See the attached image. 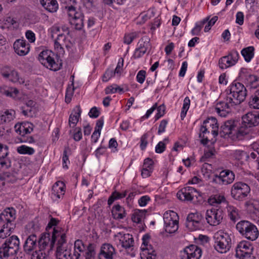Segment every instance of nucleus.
<instances>
[{
	"label": "nucleus",
	"instance_id": "nucleus-1",
	"mask_svg": "<svg viewBox=\"0 0 259 259\" xmlns=\"http://www.w3.org/2000/svg\"><path fill=\"white\" fill-rule=\"evenodd\" d=\"M225 101L216 103L212 107L222 117L227 116L232 112V107L243 102L247 96V91L244 85L235 79L226 89Z\"/></svg>",
	"mask_w": 259,
	"mask_h": 259
},
{
	"label": "nucleus",
	"instance_id": "nucleus-2",
	"mask_svg": "<svg viewBox=\"0 0 259 259\" xmlns=\"http://www.w3.org/2000/svg\"><path fill=\"white\" fill-rule=\"evenodd\" d=\"M240 117L227 120L224 122L219 131V124L217 118L211 116V134L214 138L220 134L224 138H230L233 141L241 140L246 135V133L242 131L240 124Z\"/></svg>",
	"mask_w": 259,
	"mask_h": 259
},
{
	"label": "nucleus",
	"instance_id": "nucleus-3",
	"mask_svg": "<svg viewBox=\"0 0 259 259\" xmlns=\"http://www.w3.org/2000/svg\"><path fill=\"white\" fill-rule=\"evenodd\" d=\"M61 233L58 229H54L52 234L50 233L44 232L37 241V249L33 252L30 259H45L46 253L45 252L47 248L49 250H52L56 242L61 236Z\"/></svg>",
	"mask_w": 259,
	"mask_h": 259
},
{
	"label": "nucleus",
	"instance_id": "nucleus-4",
	"mask_svg": "<svg viewBox=\"0 0 259 259\" xmlns=\"http://www.w3.org/2000/svg\"><path fill=\"white\" fill-rule=\"evenodd\" d=\"M211 183L215 185H227L233 182L235 175L233 171L220 166L211 169Z\"/></svg>",
	"mask_w": 259,
	"mask_h": 259
},
{
	"label": "nucleus",
	"instance_id": "nucleus-5",
	"mask_svg": "<svg viewBox=\"0 0 259 259\" xmlns=\"http://www.w3.org/2000/svg\"><path fill=\"white\" fill-rule=\"evenodd\" d=\"M236 229L242 236L251 241L256 240L259 236L257 227L247 220H243L238 222Z\"/></svg>",
	"mask_w": 259,
	"mask_h": 259
},
{
	"label": "nucleus",
	"instance_id": "nucleus-6",
	"mask_svg": "<svg viewBox=\"0 0 259 259\" xmlns=\"http://www.w3.org/2000/svg\"><path fill=\"white\" fill-rule=\"evenodd\" d=\"M214 248L219 253H224L228 251L231 247V239L229 234L220 230L214 233Z\"/></svg>",
	"mask_w": 259,
	"mask_h": 259
},
{
	"label": "nucleus",
	"instance_id": "nucleus-7",
	"mask_svg": "<svg viewBox=\"0 0 259 259\" xmlns=\"http://www.w3.org/2000/svg\"><path fill=\"white\" fill-rule=\"evenodd\" d=\"M20 242L16 235L7 238L0 247V259L8 258L16 254L19 249Z\"/></svg>",
	"mask_w": 259,
	"mask_h": 259
},
{
	"label": "nucleus",
	"instance_id": "nucleus-8",
	"mask_svg": "<svg viewBox=\"0 0 259 259\" xmlns=\"http://www.w3.org/2000/svg\"><path fill=\"white\" fill-rule=\"evenodd\" d=\"M251 189L247 183L242 181L235 182L232 186L231 195L236 200L242 201L246 199L250 193Z\"/></svg>",
	"mask_w": 259,
	"mask_h": 259
},
{
	"label": "nucleus",
	"instance_id": "nucleus-9",
	"mask_svg": "<svg viewBox=\"0 0 259 259\" xmlns=\"http://www.w3.org/2000/svg\"><path fill=\"white\" fill-rule=\"evenodd\" d=\"M236 79L251 88H256L259 85V77L253 74L251 70L247 68H241Z\"/></svg>",
	"mask_w": 259,
	"mask_h": 259
},
{
	"label": "nucleus",
	"instance_id": "nucleus-10",
	"mask_svg": "<svg viewBox=\"0 0 259 259\" xmlns=\"http://www.w3.org/2000/svg\"><path fill=\"white\" fill-rule=\"evenodd\" d=\"M240 124L242 131L248 134V128L257 126L259 124V112L253 111L248 112L240 117Z\"/></svg>",
	"mask_w": 259,
	"mask_h": 259
},
{
	"label": "nucleus",
	"instance_id": "nucleus-11",
	"mask_svg": "<svg viewBox=\"0 0 259 259\" xmlns=\"http://www.w3.org/2000/svg\"><path fill=\"white\" fill-rule=\"evenodd\" d=\"M33 124L29 122L17 123L15 125L16 132L21 136L20 138L21 142L35 143L34 138L32 136L28 135L33 131Z\"/></svg>",
	"mask_w": 259,
	"mask_h": 259
},
{
	"label": "nucleus",
	"instance_id": "nucleus-12",
	"mask_svg": "<svg viewBox=\"0 0 259 259\" xmlns=\"http://www.w3.org/2000/svg\"><path fill=\"white\" fill-rule=\"evenodd\" d=\"M67 9L69 20L70 24L74 26V28L80 30L83 27L84 14L80 9L77 10L72 6L66 7Z\"/></svg>",
	"mask_w": 259,
	"mask_h": 259
},
{
	"label": "nucleus",
	"instance_id": "nucleus-13",
	"mask_svg": "<svg viewBox=\"0 0 259 259\" xmlns=\"http://www.w3.org/2000/svg\"><path fill=\"white\" fill-rule=\"evenodd\" d=\"M66 234H62L56 243L55 256L56 259H69L71 254V249L66 244Z\"/></svg>",
	"mask_w": 259,
	"mask_h": 259
},
{
	"label": "nucleus",
	"instance_id": "nucleus-14",
	"mask_svg": "<svg viewBox=\"0 0 259 259\" xmlns=\"http://www.w3.org/2000/svg\"><path fill=\"white\" fill-rule=\"evenodd\" d=\"M177 197L182 201H191L194 197H202L205 198V193L198 191L196 189L192 187H185L179 190L177 194Z\"/></svg>",
	"mask_w": 259,
	"mask_h": 259
},
{
	"label": "nucleus",
	"instance_id": "nucleus-15",
	"mask_svg": "<svg viewBox=\"0 0 259 259\" xmlns=\"http://www.w3.org/2000/svg\"><path fill=\"white\" fill-rule=\"evenodd\" d=\"M253 250L252 244L250 242L242 240L236 247L235 256L239 259H246L252 256Z\"/></svg>",
	"mask_w": 259,
	"mask_h": 259
},
{
	"label": "nucleus",
	"instance_id": "nucleus-16",
	"mask_svg": "<svg viewBox=\"0 0 259 259\" xmlns=\"http://www.w3.org/2000/svg\"><path fill=\"white\" fill-rule=\"evenodd\" d=\"M239 58V54L236 49L228 52L227 55L222 57L219 60V65L222 69L235 65Z\"/></svg>",
	"mask_w": 259,
	"mask_h": 259
},
{
	"label": "nucleus",
	"instance_id": "nucleus-17",
	"mask_svg": "<svg viewBox=\"0 0 259 259\" xmlns=\"http://www.w3.org/2000/svg\"><path fill=\"white\" fill-rule=\"evenodd\" d=\"M202 215L198 212L189 213L186 219L185 226L190 231H196L201 228Z\"/></svg>",
	"mask_w": 259,
	"mask_h": 259
},
{
	"label": "nucleus",
	"instance_id": "nucleus-18",
	"mask_svg": "<svg viewBox=\"0 0 259 259\" xmlns=\"http://www.w3.org/2000/svg\"><path fill=\"white\" fill-rule=\"evenodd\" d=\"M37 237L35 234H31L27 237L23 244V251L28 255L32 254L33 251L37 249Z\"/></svg>",
	"mask_w": 259,
	"mask_h": 259
},
{
	"label": "nucleus",
	"instance_id": "nucleus-19",
	"mask_svg": "<svg viewBox=\"0 0 259 259\" xmlns=\"http://www.w3.org/2000/svg\"><path fill=\"white\" fill-rule=\"evenodd\" d=\"M9 147L0 143V165L2 168L8 169L11 166V161L9 155Z\"/></svg>",
	"mask_w": 259,
	"mask_h": 259
},
{
	"label": "nucleus",
	"instance_id": "nucleus-20",
	"mask_svg": "<svg viewBox=\"0 0 259 259\" xmlns=\"http://www.w3.org/2000/svg\"><path fill=\"white\" fill-rule=\"evenodd\" d=\"M115 254L114 247L111 244L104 243L101 247L98 259H113V256Z\"/></svg>",
	"mask_w": 259,
	"mask_h": 259
},
{
	"label": "nucleus",
	"instance_id": "nucleus-21",
	"mask_svg": "<svg viewBox=\"0 0 259 259\" xmlns=\"http://www.w3.org/2000/svg\"><path fill=\"white\" fill-rule=\"evenodd\" d=\"M201 249L197 246L191 244L186 247L184 250L183 257L186 255V259H199L201 255Z\"/></svg>",
	"mask_w": 259,
	"mask_h": 259
},
{
	"label": "nucleus",
	"instance_id": "nucleus-22",
	"mask_svg": "<svg viewBox=\"0 0 259 259\" xmlns=\"http://www.w3.org/2000/svg\"><path fill=\"white\" fill-rule=\"evenodd\" d=\"M163 220L165 230L166 232L173 233L177 231L179 228V221L176 219L174 220L171 214H164Z\"/></svg>",
	"mask_w": 259,
	"mask_h": 259
},
{
	"label": "nucleus",
	"instance_id": "nucleus-23",
	"mask_svg": "<svg viewBox=\"0 0 259 259\" xmlns=\"http://www.w3.org/2000/svg\"><path fill=\"white\" fill-rule=\"evenodd\" d=\"M115 236L119 238L120 243L123 248L126 250L133 249L132 247L134 246V239L132 235L128 233L122 234V233L119 232Z\"/></svg>",
	"mask_w": 259,
	"mask_h": 259
},
{
	"label": "nucleus",
	"instance_id": "nucleus-24",
	"mask_svg": "<svg viewBox=\"0 0 259 259\" xmlns=\"http://www.w3.org/2000/svg\"><path fill=\"white\" fill-rule=\"evenodd\" d=\"M210 119V117H207L203 122L199 129V138L200 139V143L205 146L209 142L207 135L209 134V131L206 127V124L208 123Z\"/></svg>",
	"mask_w": 259,
	"mask_h": 259
},
{
	"label": "nucleus",
	"instance_id": "nucleus-25",
	"mask_svg": "<svg viewBox=\"0 0 259 259\" xmlns=\"http://www.w3.org/2000/svg\"><path fill=\"white\" fill-rule=\"evenodd\" d=\"M15 52L19 56H25L29 51V44L25 40L17 39L13 45Z\"/></svg>",
	"mask_w": 259,
	"mask_h": 259
},
{
	"label": "nucleus",
	"instance_id": "nucleus-26",
	"mask_svg": "<svg viewBox=\"0 0 259 259\" xmlns=\"http://www.w3.org/2000/svg\"><path fill=\"white\" fill-rule=\"evenodd\" d=\"M245 205L251 219L259 225V206H256L250 201H246Z\"/></svg>",
	"mask_w": 259,
	"mask_h": 259
},
{
	"label": "nucleus",
	"instance_id": "nucleus-27",
	"mask_svg": "<svg viewBox=\"0 0 259 259\" xmlns=\"http://www.w3.org/2000/svg\"><path fill=\"white\" fill-rule=\"evenodd\" d=\"M54 47L55 50L60 53L64 52V47L66 48L70 47L69 41L67 40L65 35L61 34L58 35L57 38L55 40Z\"/></svg>",
	"mask_w": 259,
	"mask_h": 259
},
{
	"label": "nucleus",
	"instance_id": "nucleus-28",
	"mask_svg": "<svg viewBox=\"0 0 259 259\" xmlns=\"http://www.w3.org/2000/svg\"><path fill=\"white\" fill-rule=\"evenodd\" d=\"M59 222L60 221L59 220L51 217L47 226L46 227V232L50 233L51 234H52L54 229H58L61 233V234L63 233L66 234V231H65V230L62 227L58 226Z\"/></svg>",
	"mask_w": 259,
	"mask_h": 259
},
{
	"label": "nucleus",
	"instance_id": "nucleus-29",
	"mask_svg": "<svg viewBox=\"0 0 259 259\" xmlns=\"http://www.w3.org/2000/svg\"><path fill=\"white\" fill-rule=\"evenodd\" d=\"M15 210L8 208L0 214V223L12 224V222L15 219Z\"/></svg>",
	"mask_w": 259,
	"mask_h": 259
},
{
	"label": "nucleus",
	"instance_id": "nucleus-30",
	"mask_svg": "<svg viewBox=\"0 0 259 259\" xmlns=\"http://www.w3.org/2000/svg\"><path fill=\"white\" fill-rule=\"evenodd\" d=\"M50 62L48 64L47 68L54 71L59 70L62 67V60L58 54L55 53V56L52 57Z\"/></svg>",
	"mask_w": 259,
	"mask_h": 259
},
{
	"label": "nucleus",
	"instance_id": "nucleus-31",
	"mask_svg": "<svg viewBox=\"0 0 259 259\" xmlns=\"http://www.w3.org/2000/svg\"><path fill=\"white\" fill-rule=\"evenodd\" d=\"M226 208L228 216L231 221L234 224L241 218V215L239 213L240 211L236 207L228 204Z\"/></svg>",
	"mask_w": 259,
	"mask_h": 259
},
{
	"label": "nucleus",
	"instance_id": "nucleus-32",
	"mask_svg": "<svg viewBox=\"0 0 259 259\" xmlns=\"http://www.w3.org/2000/svg\"><path fill=\"white\" fill-rule=\"evenodd\" d=\"M55 56V53L50 50L42 51L38 56V59L42 65L47 67L52 57Z\"/></svg>",
	"mask_w": 259,
	"mask_h": 259
},
{
	"label": "nucleus",
	"instance_id": "nucleus-33",
	"mask_svg": "<svg viewBox=\"0 0 259 259\" xmlns=\"http://www.w3.org/2000/svg\"><path fill=\"white\" fill-rule=\"evenodd\" d=\"M224 215V212L221 208L215 209L213 207H211V216H213V220L212 224L211 223V226H215L221 224L223 221Z\"/></svg>",
	"mask_w": 259,
	"mask_h": 259
},
{
	"label": "nucleus",
	"instance_id": "nucleus-34",
	"mask_svg": "<svg viewBox=\"0 0 259 259\" xmlns=\"http://www.w3.org/2000/svg\"><path fill=\"white\" fill-rule=\"evenodd\" d=\"M81 109L79 105H77L73 110V112L70 115L69 118V124H73L72 127L76 126L79 119L80 118Z\"/></svg>",
	"mask_w": 259,
	"mask_h": 259
},
{
	"label": "nucleus",
	"instance_id": "nucleus-35",
	"mask_svg": "<svg viewBox=\"0 0 259 259\" xmlns=\"http://www.w3.org/2000/svg\"><path fill=\"white\" fill-rule=\"evenodd\" d=\"M111 213L113 218L115 220L123 219L126 215L124 208L119 204L115 205L113 207Z\"/></svg>",
	"mask_w": 259,
	"mask_h": 259
},
{
	"label": "nucleus",
	"instance_id": "nucleus-36",
	"mask_svg": "<svg viewBox=\"0 0 259 259\" xmlns=\"http://www.w3.org/2000/svg\"><path fill=\"white\" fill-rule=\"evenodd\" d=\"M40 4L50 12H56L58 9V4L56 0H40Z\"/></svg>",
	"mask_w": 259,
	"mask_h": 259
},
{
	"label": "nucleus",
	"instance_id": "nucleus-37",
	"mask_svg": "<svg viewBox=\"0 0 259 259\" xmlns=\"http://www.w3.org/2000/svg\"><path fill=\"white\" fill-rule=\"evenodd\" d=\"M255 48L253 46H249L244 48L241 51V54L244 60L249 63L251 61L254 55Z\"/></svg>",
	"mask_w": 259,
	"mask_h": 259
},
{
	"label": "nucleus",
	"instance_id": "nucleus-38",
	"mask_svg": "<svg viewBox=\"0 0 259 259\" xmlns=\"http://www.w3.org/2000/svg\"><path fill=\"white\" fill-rule=\"evenodd\" d=\"M233 157L238 161V163L242 165L244 161L249 160V154L243 150H236L233 154Z\"/></svg>",
	"mask_w": 259,
	"mask_h": 259
},
{
	"label": "nucleus",
	"instance_id": "nucleus-39",
	"mask_svg": "<svg viewBox=\"0 0 259 259\" xmlns=\"http://www.w3.org/2000/svg\"><path fill=\"white\" fill-rule=\"evenodd\" d=\"M64 184L63 182H56L52 187V195L60 198L64 194Z\"/></svg>",
	"mask_w": 259,
	"mask_h": 259
},
{
	"label": "nucleus",
	"instance_id": "nucleus-40",
	"mask_svg": "<svg viewBox=\"0 0 259 259\" xmlns=\"http://www.w3.org/2000/svg\"><path fill=\"white\" fill-rule=\"evenodd\" d=\"M13 224L5 223L3 225L2 229L0 230V238L4 239L10 235L12 230L14 229Z\"/></svg>",
	"mask_w": 259,
	"mask_h": 259
},
{
	"label": "nucleus",
	"instance_id": "nucleus-41",
	"mask_svg": "<svg viewBox=\"0 0 259 259\" xmlns=\"http://www.w3.org/2000/svg\"><path fill=\"white\" fill-rule=\"evenodd\" d=\"M248 105L250 107L259 109V89L250 97Z\"/></svg>",
	"mask_w": 259,
	"mask_h": 259
},
{
	"label": "nucleus",
	"instance_id": "nucleus-42",
	"mask_svg": "<svg viewBox=\"0 0 259 259\" xmlns=\"http://www.w3.org/2000/svg\"><path fill=\"white\" fill-rule=\"evenodd\" d=\"M127 190H125L122 193L118 192L115 190L112 193L111 195L109 197L108 200V204L110 206L115 200L125 197L127 195Z\"/></svg>",
	"mask_w": 259,
	"mask_h": 259
},
{
	"label": "nucleus",
	"instance_id": "nucleus-43",
	"mask_svg": "<svg viewBox=\"0 0 259 259\" xmlns=\"http://www.w3.org/2000/svg\"><path fill=\"white\" fill-rule=\"evenodd\" d=\"M15 111L13 110H7L4 114H0V124L9 122L13 119Z\"/></svg>",
	"mask_w": 259,
	"mask_h": 259
},
{
	"label": "nucleus",
	"instance_id": "nucleus-44",
	"mask_svg": "<svg viewBox=\"0 0 259 259\" xmlns=\"http://www.w3.org/2000/svg\"><path fill=\"white\" fill-rule=\"evenodd\" d=\"M210 16H207L205 18L201 21L196 23L195 27L191 30V34L192 35H200V31L203 27L204 25L206 23L208 19H209Z\"/></svg>",
	"mask_w": 259,
	"mask_h": 259
},
{
	"label": "nucleus",
	"instance_id": "nucleus-45",
	"mask_svg": "<svg viewBox=\"0 0 259 259\" xmlns=\"http://www.w3.org/2000/svg\"><path fill=\"white\" fill-rule=\"evenodd\" d=\"M137 46V49L143 51L145 53H146L148 48L151 46L150 39L147 37H142L139 40Z\"/></svg>",
	"mask_w": 259,
	"mask_h": 259
},
{
	"label": "nucleus",
	"instance_id": "nucleus-46",
	"mask_svg": "<svg viewBox=\"0 0 259 259\" xmlns=\"http://www.w3.org/2000/svg\"><path fill=\"white\" fill-rule=\"evenodd\" d=\"M17 152L20 154L23 155H33L34 152V149L26 145H21L17 148Z\"/></svg>",
	"mask_w": 259,
	"mask_h": 259
},
{
	"label": "nucleus",
	"instance_id": "nucleus-47",
	"mask_svg": "<svg viewBox=\"0 0 259 259\" xmlns=\"http://www.w3.org/2000/svg\"><path fill=\"white\" fill-rule=\"evenodd\" d=\"M105 92L106 94H114L116 92H118L119 94H122L124 91L123 88L116 84H113L107 87L105 90Z\"/></svg>",
	"mask_w": 259,
	"mask_h": 259
},
{
	"label": "nucleus",
	"instance_id": "nucleus-48",
	"mask_svg": "<svg viewBox=\"0 0 259 259\" xmlns=\"http://www.w3.org/2000/svg\"><path fill=\"white\" fill-rule=\"evenodd\" d=\"M222 202H226L228 204V202L224 195H211V206H214V204H220Z\"/></svg>",
	"mask_w": 259,
	"mask_h": 259
},
{
	"label": "nucleus",
	"instance_id": "nucleus-49",
	"mask_svg": "<svg viewBox=\"0 0 259 259\" xmlns=\"http://www.w3.org/2000/svg\"><path fill=\"white\" fill-rule=\"evenodd\" d=\"M96 245L94 243H90L88 246L87 251L85 253V259H94L96 252Z\"/></svg>",
	"mask_w": 259,
	"mask_h": 259
},
{
	"label": "nucleus",
	"instance_id": "nucleus-50",
	"mask_svg": "<svg viewBox=\"0 0 259 259\" xmlns=\"http://www.w3.org/2000/svg\"><path fill=\"white\" fill-rule=\"evenodd\" d=\"M201 173L205 180H208L210 177V164L204 162L201 167Z\"/></svg>",
	"mask_w": 259,
	"mask_h": 259
},
{
	"label": "nucleus",
	"instance_id": "nucleus-51",
	"mask_svg": "<svg viewBox=\"0 0 259 259\" xmlns=\"http://www.w3.org/2000/svg\"><path fill=\"white\" fill-rule=\"evenodd\" d=\"M10 79L13 82H19L20 84H23L25 79L20 77L19 73L16 70H12L10 73Z\"/></svg>",
	"mask_w": 259,
	"mask_h": 259
},
{
	"label": "nucleus",
	"instance_id": "nucleus-52",
	"mask_svg": "<svg viewBox=\"0 0 259 259\" xmlns=\"http://www.w3.org/2000/svg\"><path fill=\"white\" fill-rule=\"evenodd\" d=\"M190 104V100L189 97H186L184 100V104L181 113V118L183 120L185 117L187 111L188 110Z\"/></svg>",
	"mask_w": 259,
	"mask_h": 259
},
{
	"label": "nucleus",
	"instance_id": "nucleus-53",
	"mask_svg": "<svg viewBox=\"0 0 259 259\" xmlns=\"http://www.w3.org/2000/svg\"><path fill=\"white\" fill-rule=\"evenodd\" d=\"M71 153V149L70 148L67 146L65 147L63 151V166L64 168H68V166L67 165V161H69L68 158V154H70Z\"/></svg>",
	"mask_w": 259,
	"mask_h": 259
},
{
	"label": "nucleus",
	"instance_id": "nucleus-54",
	"mask_svg": "<svg viewBox=\"0 0 259 259\" xmlns=\"http://www.w3.org/2000/svg\"><path fill=\"white\" fill-rule=\"evenodd\" d=\"M123 58H120L118 60L116 68L114 70L115 73L118 76H120L122 72H123Z\"/></svg>",
	"mask_w": 259,
	"mask_h": 259
},
{
	"label": "nucleus",
	"instance_id": "nucleus-55",
	"mask_svg": "<svg viewBox=\"0 0 259 259\" xmlns=\"http://www.w3.org/2000/svg\"><path fill=\"white\" fill-rule=\"evenodd\" d=\"M116 74L113 70L108 69L106 70L102 76V80L104 82L108 81L110 78L114 76Z\"/></svg>",
	"mask_w": 259,
	"mask_h": 259
},
{
	"label": "nucleus",
	"instance_id": "nucleus-56",
	"mask_svg": "<svg viewBox=\"0 0 259 259\" xmlns=\"http://www.w3.org/2000/svg\"><path fill=\"white\" fill-rule=\"evenodd\" d=\"M149 135L148 133L144 134L141 138L140 140V148L142 150H144L148 144L147 139Z\"/></svg>",
	"mask_w": 259,
	"mask_h": 259
},
{
	"label": "nucleus",
	"instance_id": "nucleus-57",
	"mask_svg": "<svg viewBox=\"0 0 259 259\" xmlns=\"http://www.w3.org/2000/svg\"><path fill=\"white\" fill-rule=\"evenodd\" d=\"M157 113L155 116V120H157L161 117L163 116L165 114V107L162 104L160 105L159 107H157Z\"/></svg>",
	"mask_w": 259,
	"mask_h": 259
},
{
	"label": "nucleus",
	"instance_id": "nucleus-58",
	"mask_svg": "<svg viewBox=\"0 0 259 259\" xmlns=\"http://www.w3.org/2000/svg\"><path fill=\"white\" fill-rule=\"evenodd\" d=\"M22 113L26 116H32L33 114L34 113L33 108L31 107H26L25 106H22L21 107Z\"/></svg>",
	"mask_w": 259,
	"mask_h": 259
},
{
	"label": "nucleus",
	"instance_id": "nucleus-59",
	"mask_svg": "<svg viewBox=\"0 0 259 259\" xmlns=\"http://www.w3.org/2000/svg\"><path fill=\"white\" fill-rule=\"evenodd\" d=\"M146 71L141 70L139 71L137 75L136 79L137 81L140 83H143L146 77Z\"/></svg>",
	"mask_w": 259,
	"mask_h": 259
},
{
	"label": "nucleus",
	"instance_id": "nucleus-60",
	"mask_svg": "<svg viewBox=\"0 0 259 259\" xmlns=\"http://www.w3.org/2000/svg\"><path fill=\"white\" fill-rule=\"evenodd\" d=\"M84 244L82 240H76L74 244V250H78L79 252H83L84 249Z\"/></svg>",
	"mask_w": 259,
	"mask_h": 259
},
{
	"label": "nucleus",
	"instance_id": "nucleus-61",
	"mask_svg": "<svg viewBox=\"0 0 259 259\" xmlns=\"http://www.w3.org/2000/svg\"><path fill=\"white\" fill-rule=\"evenodd\" d=\"M135 37L136 35L134 33L125 34L123 38V42L124 44L129 45L132 42Z\"/></svg>",
	"mask_w": 259,
	"mask_h": 259
},
{
	"label": "nucleus",
	"instance_id": "nucleus-62",
	"mask_svg": "<svg viewBox=\"0 0 259 259\" xmlns=\"http://www.w3.org/2000/svg\"><path fill=\"white\" fill-rule=\"evenodd\" d=\"M210 158V149L209 147H207V150H204L203 155L201 157L200 161L201 162H206L209 161V158Z\"/></svg>",
	"mask_w": 259,
	"mask_h": 259
},
{
	"label": "nucleus",
	"instance_id": "nucleus-63",
	"mask_svg": "<svg viewBox=\"0 0 259 259\" xmlns=\"http://www.w3.org/2000/svg\"><path fill=\"white\" fill-rule=\"evenodd\" d=\"M244 15L243 12H238L236 15V23L239 25H242L244 23Z\"/></svg>",
	"mask_w": 259,
	"mask_h": 259
},
{
	"label": "nucleus",
	"instance_id": "nucleus-64",
	"mask_svg": "<svg viewBox=\"0 0 259 259\" xmlns=\"http://www.w3.org/2000/svg\"><path fill=\"white\" fill-rule=\"evenodd\" d=\"M73 135V139L75 141H79L82 139V132L80 127H76Z\"/></svg>",
	"mask_w": 259,
	"mask_h": 259
}]
</instances>
